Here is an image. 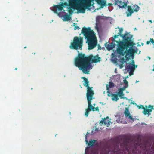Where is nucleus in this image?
I'll list each match as a JSON object with an SVG mask.
<instances>
[{
	"instance_id": "obj_1",
	"label": "nucleus",
	"mask_w": 154,
	"mask_h": 154,
	"mask_svg": "<svg viewBox=\"0 0 154 154\" xmlns=\"http://www.w3.org/2000/svg\"><path fill=\"white\" fill-rule=\"evenodd\" d=\"M115 144L113 149H110L109 147L105 149L104 154H148L145 151L146 146L142 147L139 143L131 137L126 136H119L114 139ZM153 152L149 154H154V143L151 147Z\"/></svg>"
},
{
	"instance_id": "obj_2",
	"label": "nucleus",
	"mask_w": 154,
	"mask_h": 154,
	"mask_svg": "<svg viewBox=\"0 0 154 154\" xmlns=\"http://www.w3.org/2000/svg\"><path fill=\"white\" fill-rule=\"evenodd\" d=\"M101 59V57H99L98 54L94 56L92 54L86 56L85 54L80 53H79L78 57L75 59V64L84 73L88 74L90 67L91 66V61L96 63L100 62Z\"/></svg>"
},
{
	"instance_id": "obj_3",
	"label": "nucleus",
	"mask_w": 154,
	"mask_h": 154,
	"mask_svg": "<svg viewBox=\"0 0 154 154\" xmlns=\"http://www.w3.org/2000/svg\"><path fill=\"white\" fill-rule=\"evenodd\" d=\"M81 33L87 40L86 42L88 45V49H92L96 47L97 41L95 34L90 27L83 28Z\"/></svg>"
},
{
	"instance_id": "obj_4",
	"label": "nucleus",
	"mask_w": 154,
	"mask_h": 154,
	"mask_svg": "<svg viewBox=\"0 0 154 154\" xmlns=\"http://www.w3.org/2000/svg\"><path fill=\"white\" fill-rule=\"evenodd\" d=\"M131 39L129 40L126 42H120L119 44L118 47L117 48L116 51L117 54L119 56H123L125 53L126 55H130L131 56H134V50L132 48H130V46H133L134 45L133 42Z\"/></svg>"
},
{
	"instance_id": "obj_5",
	"label": "nucleus",
	"mask_w": 154,
	"mask_h": 154,
	"mask_svg": "<svg viewBox=\"0 0 154 154\" xmlns=\"http://www.w3.org/2000/svg\"><path fill=\"white\" fill-rule=\"evenodd\" d=\"M95 0H81V2H79L75 7L78 13H84L85 10L88 8L91 5V2ZM96 1V0H95Z\"/></svg>"
},
{
	"instance_id": "obj_6",
	"label": "nucleus",
	"mask_w": 154,
	"mask_h": 154,
	"mask_svg": "<svg viewBox=\"0 0 154 154\" xmlns=\"http://www.w3.org/2000/svg\"><path fill=\"white\" fill-rule=\"evenodd\" d=\"M83 37H75L73 42L71 43L70 48L75 50H81L83 45Z\"/></svg>"
},
{
	"instance_id": "obj_7",
	"label": "nucleus",
	"mask_w": 154,
	"mask_h": 154,
	"mask_svg": "<svg viewBox=\"0 0 154 154\" xmlns=\"http://www.w3.org/2000/svg\"><path fill=\"white\" fill-rule=\"evenodd\" d=\"M81 79L84 80V83H83V85L87 88L86 97H93L94 94V91L92 90L93 87L89 86V82L88 79L85 77H82Z\"/></svg>"
},
{
	"instance_id": "obj_8",
	"label": "nucleus",
	"mask_w": 154,
	"mask_h": 154,
	"mask_svg": "<svg viewBox=\"0 0 154 154\" xmlns=\"http://www.w3.org/2000/svg\"><path fill=\"white\" fill-rule=\"evenodd\" d=\"M119 32L118 33L119 35L122 38L123 40L121 41H123L124 42H126L127 41L131 39L133 35H131L128 33L127 32H126L124 34H122L123 31V29L122 28H119Z\"/></svg>"
},
{
	"instance_id": "obj_9",
	"label": "nucleus",
	"mask_w": 154,
	"mask_h": 154,
	"mask_svg": "<svg viewBox=\"0 0 154 154\" xmlns=\"http://www.w3.org/2000/svg\"><path fill=\"white\" fill-rule=\"evenodd\" d=\"M65 5V3L63 2H60L59 5H53L52 7L53 9L52 10L54 13L57 14L59 16H61L62 14V12H60L59 13H58L57 9H58L60 11H62L63 9V7H64V5Z\"/></svg>"
},
{
	"instance_id": "obj_10",
	"label": "nucleus",
	"mask_w": 154,
	"mask_h": 154,
	"mask_svg": "<svg viewBox=\"0 0 154 154\" xmlns=\"http://www.w3.org/2000/svg\"><path fill=\"white\" fill-rule=\"evenodd\" d=\"M87 99L88 101V108L85 110V115L86 117H87L89 114V112L91 111V109L90 108L92 107L91 103L93 97H87Z\"/></svg>"
},
{
	"instance_id": "obj_11",
	"label": "nucleus",
	"mask_w": 154,
	"mask_h": 154,
	"mask_svg": "<svg viewBox=\"0 0 154 154\" xmlns=\"http://www.w3.org/2000/svg\"><path fill=\"white\" fill-rule=\"evenodd\" d=\"M145 107H144L143 109V111L142 112L144 115H150V113L152 111V109H153V106L149 105L148 106H145Z\"/></svg>"
},
{
	"instance_id": "obj_12",
	"label": "nucleus",
	"mask_w": 154,
	"mask_h": 154,
	"mask_svg": "<svg viewBox=\"0 0 154 154\" xmlns=\"http://www.w3.org/2000/svg\"><path fill=\"white\" fill-rule=\"evenodd\" d=\"M115 5H118L120 8H123L126 7L127 5V3L124 2H122L121 1L118 0H115V2L114 3Z\"/></svg>"
},
{
	"instance_id": "obj_13",
	"label": "nucleus",
	"mask_w": 154,
	"mask_h": 154,
	"mask_svg": "<svg viewBox=\"0 0 154 154\" xmlns=\"http://www.w3.org/2000/svg\"><path fill=\"white\" fill-rule=\"evenodd\" d=\"M124 114L125 115V117L131 120H132L133 121H134V119L133 118L132 116L131 115L130 113L129 112L128 108L126 107L125 108V110L124 112Z\"/></svg>"
},
{
	"instance_id": "obj_14",
	"label": "nucleus",
	"mask_w": 154,
	"mask_h": 154,
	"mask_svg": "<svg viewBox=\"0 0 154 154\" xmlns=\"http://www.w3.org/2000/svg\"><path fill=\"white\" fill-rule=\"evenodd\" d=\"M81 0H70L69 1V4L70 5L72 6V8H74L77 5V4L79 3V2H81Z\"/></svg>"
},
{
	"instance_id": "obj_15",
	"label": "nucleus",
	"mask_w": 154,
	"mask_h": 154,
	"mask_svg": "<svg viewBox=\"0 0 154 154\" xmlns=\"http://www.w3.org/2000/svg\"><path fill=\"white\" fill-rule=\"evenodd\" d=\"M134 13L133 9L131 6L128 5L127 6V11L126 12L127 17L130 16Z\"/></svg>"
},
{
	"instance_id": "obj_16",
	"label": "nucleus",
	"mask_w": 154,
	"mask_h": 154,
	"mask_svg": "<svg viewBox=\"0 0 154 154\" xmlns=\"http://www.w3.org/2000/svg\"><path fill=\"white\" fill-rule=\"evenodd\" d=\"M106 119H109V117H107L106 118H102V120L100 122V125H106L107 123H109L110 121L109 120H107Z\"/></svg>"
},
{
	"instance_id": "obj_17",
	"label": "nucleus",
	"mask_w": 154,
	"mask_h": 154,
	"mask_svg": "<svg viewBox=\"0 0 154 154\" xmlns=\"http://www.w3.org/2000/svg\"><path fill=\"white\" fill-rule=\"evenodd\" d=\"M105 46L106 47L107 49L108 50H111L112 49L115 47L116 45V44L112 42L110 44H108L107 46H106L107 45L106 43L105 44Z\"/></svg>"
},
{
	"instance_id": "obj_18",
	"label": "nucleus",
	"mask_w": 154,
	"mask_h": 154,
	"mask_svg": "<svg viewBox=\"0 0 154 154\" xmlns=\"http://www.w3.org/2000/svg\"><path fill=\"white\" fill-rule=\"evenodd\" d=\"M97 3L100 5L101 8H103L104 6L106 5V2L105 1H103L101 0H96Z\"/></svg>"
},
{
	"instance_id": "obj_19",
	"label": "nucleus",
	"mask_w": 154,
	"mask_h": 154,
	"mask_svg": "<svg viewBox=\"0 0 154 154\" xmlns=\"http://www.w3.org/2000/svg\"><path fill=\"white\" fill-rule=\"evenodd\" d=\"M85 141L86 143H87L88 145L90 146H94L96 142L95 140H92L91 139L90 140L89 142H88V141L87 140H86Z\"/></svg>"
},
{
	"instance_id": "obj_20",
	"label": "nucleus",
	"mask_w": 154,
	"mask_h": 154,
	"mask_svg": "<svg viewBox=\"0 0 154 154\" xmlns=\"http://www.w3.org/2000/svg\"><path fill=\"white\" fill-rule=\"evenodd\" d=\"M126 69H127L128 71L130 70V72L129 73L130 75L133 74V72H131V71H133L134 70V67L132 66H131L129 65H127L125 67Z\"/></svg>"
},
{
	"instance_id": "obj_21",
	"label": "nucleus",
	"mask_w": 154,
	"mask_h": 154,
	"mask_svg": "<svg viewBox=\"0 0 154 154\" xmlns=\"http://www.w3.org/2000/svg\"><path fill=\"white\" fill-rule=\"evenodd\" d=\"M119 36H120V35H119V34H118L117 35H115L114 36V38H112V42H113L114 43L115 42H116L117 44L118 47V46H119V43H120V42H121V41H116L115 40V39L117 38Z\"/></svg>"
},
{
	"instance_id": "obj_22",
	"label": "nucleus",
	"mask_w": 154,
	"mask_h": 154,
	"mask_svg": "<svg viewBox=\"0 0 154 154\" xmlns=\"http://www.w3.org/2000/svg\"><path fill=\"white\" fill-rule=\"evenodd\" d=\"M108 96H110L112 97L113 96V97L112 98V99L113 100H115L117 101L119 99L117 95L115 94H112V93L110 95L109 94H108Z\"/></svg>"
},
{
	"instance_id": "obj_23",
	"label": "nucleus",
	"mask_w": 154,
	"mask_h": 154,
	"mask_svg": "<svg viewBox=\"0 0 154 154\" xmlns=\"http://www.w3.org/2000/svg\"><path fill=\"white\" fill-rule=\"evenodd\" d=\"M118 91V94L119 96L121 99L124 98L123 96H124V94L123 93V91H122V89H119Z\"/></svg>"
},
{
	"instance_id": "obj_24",
	"label": "nucleus",
	"mask_w": 154,
	"mask_h": 154,
	"mask_svg": "<svg viewBox=\"0 0 154 154\" xmlns=\"http://www.w3.org/2000/svg\"><path fill=\"white\" fill-rule=\"evenodd\" d=\"M114 86V85L113 82L112 81L110 82H109V85L108 84L106 85V89L107 90H109V88H111Z\"/></svg>"
},
{
	"instance_id": "obj_25",
	"label": "nucleus",
	"mask_w": 154,
	"mask_h": 154,
	"mask_svg": "<svg viewBox=\"0 0 154 154\" xmlns=\"http://www.w3.org/2000/svg\"><path fill=\"white\" fill-rule=\"evenodd\" d=\"M63 17L64 18V21H68L70 20L71 19V17L67 14L63 15Z\"/></svg>"
},
{
	"instance_id": "obj_26",
	"label": "nucleus",
	"mask_w": 154,
	"mask_h": 154,
	"mask_svg": "<svg viewBox=\"0 0 154 154\" xmlns=\"http://www.w3.org/2000/svg\"><path fill=\"white\" fill-rule=\"evenodd\" d=\"M140 7L137 5H133V11L134 12H137L140 9Z\"/></svg>"
},
{
	"instance_id": "obj_27",
	"label": "nucleus",
	"mask_w": 154,
	"mask_h": 154,
	"mask_svg": "<svg viewBox=\"0 0 154 154\" xmlns=\"http://www.w3.org/2000/svg\"><path fill=\"white\" fill-rule=\"evenodd\" d=\"M125 58L126 59H125L124 58L122 57L121 58L120 60V61L122 64H124L126 62V60L128 59V57L126 56H125Z\"/></svg>"
},
{
	"instance_id": "obj_28",
	"label": "nucleus",
	"mask_w": 154,
	"mask_h": 154,
	"mask_svg": "<svg viewBox=\"0 0 154 154\" xmlns=\"http://www.w3.org/2000/svg\"><path fill=\"white\" fill-rule=\"evenodd\" d=\"M69 6L70 7L69 8L68 11L69 13L70 14H72L73 13V11L72 10V9H76L75 8H72V6L71 5H70L69 4Z\"/></svg>"
},
{
	"instance_id": "obj_29",
	"label": "nucleus",
	"mask_w": 154,
	"mask_h": 154,
	"mask_svg": "<svg viewBox=\"0 0 154 154\" xmlns=\"http://www.w3.org/2000/svg\"><path fill=\"white\" fill-rule=\"evenodd\" d=\"M91 108L90 109H91V110H92L93 111H97L98 112L99 111V109L98 107H94V106H92V105L91 104Z\"/></svg>"
},
{
	"instance_id": "obj_30",
	"label": "nucleus",
	"mask_w": 154,
	"mask_h": 154,
	"mask_svg": "<svg viewBox=\"0 0 154 154\" xmlns=\"http://www.w3.org/2000/svg\"><path fill=\"white\" fill-rule=\"evenodd\" d=\"M137 108H138L139 109H143L144 108V107L142 105H137Z\"/></svg>"
},
{
	"instance_id": "obj_31",
	"label": "nucleus",
	"mask_w": 154,
	"mask_h": 154,
	"mask_svg": "<svg viewBox=\"0 0 154 154\" xmlns=\"http://www.w3.org/2000/svg\"><path fill=\"white\" fill-rule=\"evenodd\" d=\"M132 63H133L132 64V65H133V66H134V69L135 68H137V65H135V64H134V61L133 60H132Z\"/></svg>"
},
{
	"instance_id": "obj_32",
	"label": "nucleus",
	"mask_w": 154,
	"mask_h": 154,
	"mask_svg": "<svg viewBox=\"0 0 154 154\" xmlns=\"http://www.w3.org/2000/svg\"><path fill=\"white\" fill-rule=\"evenodd\" d=\"M124 83L125 84V85H126V86H128V81L126 79H124Z\"/></svg>"
},
{
	"instance_id": "obj_33",
	"label": "nucleus",
	"mask_w": 154,
	"mask_h": 154,
	"mask_svg": "<svg viewBox=\"0 0 154 154\" xmlns=\"http://www.w3.org/2000/svg\"><path fill=\"white\" fill-rule=\"evenodd\" d=\"M128 87L127 86H124L122 88H120V89H122V91H123L125 89Z\"/></svg>"
},
{
	"instance_id": "obj_34",
	"label": "nucleus",
	"mask_w": 154,
	"mask_h": 154,
	"mask_svg": "<svg viewBox=\"0 0 154 154\" xmlns=\"http://www.w3.org/2000/svg\"><path fill=\"white\" fill-rule=\"evenodd\" d=\"M77 29H80V28L77 26H75L74 27V29L76 30Z\"/></svg>"
},
{
	"instance_id": "obj_35",
	"label": "nucleus",
	"mask_w": 154,
	"mask_h": 154,
	"mask_svg": "<svg viewBox=\"0 0 154 154\" xmlns=\"http://www.w3.org/2000/svg\"><path fill=\"white\" fill-rule=\"evenodd\" d=\"M150 41L151 42V43H154V40L152 38H150Z\"/></svg>"
},
{
	"instance_id": "obj_36",
	"label": "nucleus",
	"mask_w": 154,
	"mask_h": 154,
	"mask_svg": "<svg viewBox=\"0 0 154 154\" xmlns=\"http://www.w3.org/2000/svg\"><path fill=\"white\" fill-rule=\"evenodd\" d=\"M120 68H122L124 66L123 64H122V63H121V65H120Z\"/></svg>"
},
{
	"instance_id": "obj_37",
	"label": "nucleus",
	"mask_w": 154,
	"mask_h": 154,
	"mask_svg": "<svg viewBox=\"0 0 154 154\" xmlns=\"http://www.w3.org/2000/svg\"><path fill=\"white\" fill-rule=\"evenodd\" d=\"M108 5L109 6H110L112 5V3H109Z\"/></svg>"
},
{
	"instance_id": "obj_38",
	"label": "nucleus",
	"mask_w": 154,
	"mask_h": 154,
	"mask_svg": "<svg viewBox=\"0 0 154 154\" xmlns=\"http://www.w3.org/2000/svg\"><path fill=\"white\" fill-rule=\"evenodd\" d=\"M150 43V41H147L146 42V44H149Z\"/></svg>"
},
{
	"instance_id": "obj_39",
	"label": "nucleus",
	"mask_w": 154,
	"mask_h": 154,
	"mask_svg": "<svg viewBox=\"0 0 154 154\" xmlns=\"http://www.w3.org/2000/svg\"><path fill=\"white\" fill-rule=\"evenodd\" d=\"M139 140V137H138L137 138V140Z\"/></svg>"
},
{
	"instance_id": "obj_40",
	"label": "nucleus",
	"mask_w": 154,
	"mask_h": 154,
	"mask_svg": "<svg viewBox=\"0 0 154 154\" xmlns=\"http://www.w3.org/2000/svg\"><path fill=\"white\" fill-rule=\"evenodd\" d=\"M153 66L154 67V68H153V69H152V70L154 71V65Z\"/></svg>"
},
{
	"instance_id": "obj_41",
	"label": "nucleus",
	"mask_w": 154,
	"mask_h": 154,
	"mask_svg": "<svg viewBox=\"0 0 154 154\" xmlns=\"http://www.w3.org/2000/svg\"><path fill=\"white\" fill-rule=\"evenodd\" d=\"M133 104H135L136 105V104L135 103H133Z\"/></svg>"
},
{
	"instance_id": "obj_42",
	"label": "nucleus",
	"mask_w": 154,
	"mask_h": 154,
	"mask_svg": "<svg viewBox=\"0 0 154 154\" xmlns=\"http://www.w3.org/2000/svg\"><path fill=\"white\" fill-rule=\"evenodd\" d=\"M149 21L150 22H151V23H152V20H150Z\"/></svg>"
},
{
	"instance_id": "obj_43",
	"label": "nucleus",
	"mask_w": 154,
	"mask_h": 154,
	"mask_svg": "<svg viewBox=\"0 0 154 154\" xmlns=\"http://www.w3.org/2000/svg\"><path fill=\"white\" fill-rule=\"evenodd\" d=\"M15 69L16 70H17V69L16 68Z\"/></svg>"
},
{
	"instance_id": "obj_44",
	"label": "nucleus",
	"mask_w": 154,
	"mask_h": 154,
	"mask_svg": "<svg viewBox=\"0 0 154 154\" xmlns=\"http://www.w3.org/2000/svg\"><path fill=\"white\" fill-rule=\"evenodd\" d=\"M129 64H130V65H131L132 64L131 63H129Z\"/></svg>"
},
{
	"instance_id": "obj_45",
	"label": "nucleus",
	"mask_w": 154,
	"mask_h": 154,
	"mask_svg": "<svg viewBox=\"0 0 154 154\" xmlns=\"http://www.w3.org/2000/svg\"><path fill=\"white\" fill-rule=\"evenodd\" d=\"M26 48V46L24 48Z\"/></svg>"
},
{
	"instance_id": "obj_46",
	"label": "nucleus",
	"mask_w": 154,
	"mask_h": 154,
	"mask_svg": "<svg viewBox=\"0 0 154 154\" xmlns=\"http://www.w3.org/2000/svg\"><path fill=\"white\" fill-rule=\"evenodd\" d=\"M116 62H117L116 61V60H115V63H116Z\"/></svg>"
},
{
	"instance_id": "obj_47",
	"label": "nucleus",
	"mask_w": 154,
	"mask_h": 154,
	"mask_svg": "<svg viewBox=\"0 0 154 154\" xmlns=\"http://www.w3.org/2000/svg\"><path fill=\"white\" fill-rule=\"evenodd\" d=\"M33 54H35V53H34Z\"/></svg>"
}]
</instances>
